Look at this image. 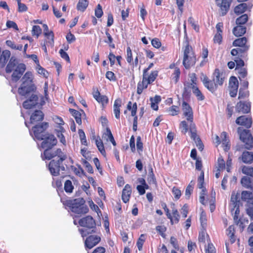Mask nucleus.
I'll use <instances>...</instances> for the list:
<instances>
[{
  "instance_id": "39",
  "label": "nucleus",
  "mask_w": 253,
  "mask_h": 253,
  "mask_svg": "<svg viewBox=\"0 0 253 253\" xmlns=\"http://www.w3.org/2000/svg\"><path fill=\"white\" fill-rule=\"evenodd\" d=\"M46 38V43L48 46L53 47L54 45V34L52 31L48 33L47 35H45Z\"/></svg>"
},
{
  "instance_id": "35",
  "label": "nucleus",
  "mask_w": 253,
  "mask_h": 253,
  "mask_svg": "<svg viewBox=\"0 0 253 253\" xmlns=\"http://www.w3.org/2000/svg\"><path fill=\"white\" fill-rule=\"evenodd\" d=\"M220 137L222 139V144L223 149L225 151H228L230 148V145H229V142L227 139V134L225 132H222L221 133Z\"/></svg>"
},
{
  "instance_id": "32",
  "label": "nucleus",
  "mask_w": 253,
  "mask_h": 253,
  "mask_svg": "<svg viewBox=\"0 0 253 253\" xmlns=\"http://www.w3.org/2000/svg\"><path fill=\"white\" fill-rule=\"evenodd\" d=\"M242 161L245 163H251L253 161V154L248 151L243 152Z\"/></svg>"
},
{
  "instance_id": "48",
  "label": "nucleus",
  "mask_w": 253,
  "mask_h": 253,
  "mask_svg": "<svg viewBox=\"0 0 253 253\" xmlns=\"http://www.w3.org/2000/svg\"><path fill=\"white\" fill-rule=\"evenodd\" d=\"M167 112L171 116H175L177 115L179 112L178 107L175 105H172L168 109Z\"/></svg>"
},
{
  "instance_id": "16",
  "label": "nucleus",
  "mask_w": 253,
  "mask_h": 253,
  "mask_svg": "<svg viewBox=\"0 0 253 253\" xmlns=\"http://www.w3.org/2000/svg\"><path fill=\"white\" fill-rule=\"evenodd\" d=\"M251 110V104L250 102H238L236 106V110L239 113H248Z\"/></svg>"
},
{
  "instance_id": "44",
  "label": "nucleus",
  "mask_w": 253,
  "mask_h": 253,
  "mask_svg": "<svg viewBox=\"0 0 253 253\" xmlns=\"http://www.w3.org/2000/svg\"><path fill=\"white\" fill-rule=\"evenodd\" d=\"M6 44L7 46H9L13 49H16L18 50H21L23 48L22 44H16L10 40H7L6 42Z\"/></svg>"
},
{
  "instance_id": "13",
  "label": "nucleus",
  "mask_w": 253,
  "mask_h": 253,
  "mask_svg": "<svg viewBox=\"0 0 253 253\" xmlns=\"http://www.w3.org/2000/svg\"><path fill=\"white\" fill-rule=\"evenodd\" d=\"M158 75L157 71H153L150 74L146 71H143L142 79L149 84H152Z\"/></svg>"
},
{
  "instance_id": "46",
  "label": "nucleus",
  "mask_w": 253,
  "mask_h": 253,
  "mask_svg": "<svg viewBox=\"0 0 253 253\" xmlns=\"http://www.w3.org/2000/svg\"><path fill=\"white\" fill-rule=\"evenodd\" d=\"M225 165L224 161L222 157H219L217 160V171H221L224 169Z\"/></svg>"
},
{
  "instance_id": "22",
  "label": "nucleus",
  "mask_w": 253,
  "mask_h": 253,
  "mask_svg": "<svg viewBox=\"0 0 253 253\" xmlns=\"http://www.w3.org/2000/svg\"><path fill=\"white\" fill-rule=\"evenodd\" d=\"M239 195L238 193L233 192L231 197V201L229 205L230 210H234L236 206L240 205V201L239 200Z\"/></svg>"
},
{
  "instance_id": "27",
  "label": "nucleus",
  "mask_w": 253,
  "mask_h": 253,
  "mask_svg": "<svg viewBox=\"0 0 253 253\" xmlns=\"http://www.w3.org/2000/svg\"><path fill=\"white\" fill-rule=\"evenodd\" d=\"M246 32V28L245 26L238 25L233 30L234 35L236 37L243 35Z\"/></svg>"
},
{
  "instance_id": "57",
  "label": "nucleus",
  "mask_w": 253,
  "mask_h": 253,
  "mask_svg": "<svg viewBox=\"0 0 253 253\" xmlns=\"http://www.w3.org/2000/svg\"><path fill=\"white\" fill-rule=\"evenodd\" d=\"M132 60L133 59L131 50L130 47H127L126 48V61L128 63L131 64Z\"/></svg>"
},
{
  "instance_id": "3",
  "label": "nucleus",
  "mask_w": 253,
  "mask_h": 253,
  "mask_svg": "<svg viewBox=\"0 0 253 253\" xmlns=\"http://www.w3.org/2000/svg\"><path fill=\"white\" fill-rule=\"evenodd\" d=\"M196 61V56L193 49L186 42L183 49V65L186 69H188L194 66Z\"/></svg>"
},
{
  "instance_id": "25",
  "label": "nucleus",
  "mask_w": 253,
  "mask_h": 253,
  "mask_svg": "<svg viewBox=\"0 0 253 253\" xmlns=\"http://www.w3.org/2000/svg\"><path fill=\"white\" fill-rule=\"evenodd\" d=\"M33 75L31 72H27L22 78V84L24 85H33L32 81Z\"/></svg>"
},
{
  "instance_id": "2",
  "label": "nucleus",
  "mask_w": 253,
  "mask_h": 253,
  "mask_svg": "<svg viewBox=\"0 0 253 253\" xmlns=\"http://www.w3.org/2000/svg\"><path fill=\"white\" fill-rule=\"evenodd\" d=\"M84 201L83 198H78L73 200H69L66 201V205L69 207L71 211L76 214H82L87 213L88 209L84 205Z\"/></svg>"
},
{
  "instance_id": "36",
  "label": "nucleus",
  "mask_w": 253,
  "mask_h": 253,
  "mask_svg": "<svg viewBox=\"0 0 253 253\" xmlns=\"http://www.w3.org/2000/svg\"><path fill=\"white\" fill-rule=\"evenodd\" d=\"M234 232L235 230L233 226H230L226 230V234L229 238L231 244H233L235 241Z\"/></svg>"
},
{
  "instance_id": "40",
  "label": "nucleus",
  "mask_w": 253,
  "mask_h": 253,
  "mask_svg": "<svg viewBox=\"0 0 253 253\" xmlns=\"http://www.w3.org/2000/svg\"><path fill=\"white\" fill-rule=\"evenodd\" d=\"M148 84L142 79V82H139L137 84V93L138 94L142 93L143 89L148 87Z\"/></svg>"
},
{
  "instance_id": "34",
  "label": "nucleus",
  "mask_w": 253,
  "mask_h": 253,
  "mask_svg": "<svg viewBox=\"0 0 253 253\" xmlns=\"http://www.w3.org/2000/svg\"><path fill=\"white\" fill-rule=\"evenodd\" d=\"M247 42V39L246 37L237 39L235 40L233 42V45L234 46H240L244 47V46H248L246 45Z\"/></svg>"
},
{
  "instance_id": "17",
  "label": "nucleus",
  "mask_w": 253,
  "mask_h": 253,
  "mask_svg": "<svg viewBox=\"0 0 253 253\" xmlns=\"http://www.w3.org/2000/svg\"><path fill=\"white\" fill-rule=\"evenodd\" d=\"M242 199L246 201L249 208L253 207V194L251 192L244 191L241 195Z\"/></svg>"
},
{
  "instance_id": "58",
  "label": "nucleus",
  "mask_w": 253,
  "mask_h": 253,
  "mask_svg": "<svg viewBox=\"0 0 253 253\" xmlns=\"http://www.w3.org/2000/svg\"><path fill=\"white\" fill-rule=\"evenodd\" d=\"M147 180L149 184H155L156 183V179L152 168L150 169V172L148 174Z\"/></svg>"
},
{
  "instance_id": "26",
  "label": "nucleus",
  "mask_w": 253,
  "mask_h": 253,
  "mask_svg": "<svg viewBox=\"0 0 253 253\" xmlns=\"http://www.w3.org/2000/svg\"><path fill=\"white\" fill-rule=\"evenodd\" d=\"M122 105V101L120 99H116L114 104V113L117 119L120 118V107Z\"/></svg>"
},
{
  "instance_id": "20",
  "label": "nucleus",
  "mask_w": 253,
  "mask_h": 253,
  "mask_svg": "<svg viewBox=\"0 0 253 253\" xmlns=\"http://www.w3.org/2000/svg\"><path fill=\"white\" fill-rule=\"evenodd\" d=\"M131 193V188L129 185L126 184L123 189L122 198L123 202L126 203L129 200Z\"/></svg>"
},
{
  "instance_id": "4",
  "label": "nucleus",
  "mask_w": 253,
  "mask_h": 253,
  "mask_svg": "<svg viewBox=\"0 0 253 253\" xmlns=\"http://www.w3.org/2000/svg\"><path fill=\"white\" fill-rule=\"evenodd\" d=\"M55 155H59V159L57 161L55 160L51 161L49 164L48 168L52 175L57 176L59 173L60 165L65 160L66 157L60 149L56 150Z\"/></svg>"
},
{
  "instance_id": "18",
  "label": "nucleus",
  "mask_w": 253,
  "mask_h": 253,
  "mask_svg": "<svg viewBox=\"0 0 253 253\" xmlns=\"http://www.w3.org/2000/svg\"><path fill=\"white\" fill-rule=\"evenodd\" d=\"M232 214H234L233 218L235 222L237 225H239L240 228V231H242L244 227L242 226L243 222L240 221V219L238 220V215L240 213L239 206H236L234 208V210H231Z\"/></svg>"
},
{
  "instance_id": "64",
  "label": "nucleus",
  "mask_w": 253,
  "mask_h": 253,
  "mask_svg": "<svg viewBox=\"0 0 253 253\" xmlns=\"http://www.w3.org/2000/svg\"><path fill=\"white\" fill-rule=\"evenodd\" d=\"M236 70L238 71V72L239 74V78L240 80H241V78H243V79L245 78V77L247 76V72L245 68H241L239 69V70Z\"/></svg>"
},
{
  "instance_id": "10",
  "label": "nucleus",
  "mask_w": 253,
  "mask_h": 253,
  "mask_svg": "<svg viewBox=\"0 0 253 253\" xmlns=\"http://www.w3.org/2000/svg\"><path fill=\"white\" fill-rule=\"evenodd\" d=\"M80 226L92 229L95 227L96 223L93 218L89 215L82 218L79 221Z\"/></svg>"
},
{
  "instance_id": "38",
  "label": "nucleus",
  "mask_w": 253,
  "mask_h": 253,
  "mask_svg": "<svg viewBox=\"0 0 253 253\" xmlns=\"http://www.w3.org/2000/svg\"><path fill=\"white\" fill-rule=\"evenodd\" d=\"M69 111L75 119L77 123L79 125H81L82 124L81 113L79 111L73 109H70Z\"/></svg>"
},
{
  "instance_id": "29",
  "label": "nucleus",
  "mask_w": 253,
  "mask_h": 253,
  "mask_svg": "<svg viewBox=\"0 0 253 253\" xmlns=\"http://www.w3.org/2000/svg\"><path fill=\"white\" fill-rule=\"evenodd\" d=\"M56 150L53 151L51 150V149L46 148V150L44 151L43 155L42 156V159L50 160L55 156H58V158L59 155H55L56 154Z\"/></svg>"
},
{
  "instance_id": "42",
  "label": "nucleus",
  "mask_w": 253,
  "mask_h": 253,
  "mask_svg": "<svg viewBox=\"0 0 253 253\" xmlns=\"http://www.w3.org/2000/svg\"><path fill=\"white\" fill-rule=\"evenodd\" d=\"M88 2L86 0H79L77 4L78 10L84 11L88 5Z\"/></svg>"
},
{
  "instance_id": "52",
  "label": "nucleus",
  "mask_w": 253,
  "mask_h": 253,
  "mask_svg": "<svg viewBox=\"0 0 253 253\" xmlns=\"http://www.w3.org/2000/svg\"><path fill=\"white\" fill-rule=\"evenodd\" d=\"M63 128L62 126L59 127V130L58 131L57 133V135L58 137L60 139V142L64 145L66 144V140L65 138L62 133L63 131Z\"/></svg>"
},
{
  "instance_id": "14",
  "label": "nucleus",
  "mask_w": 253,
  "mask_h": 253,
  "mask_svg": "<svg viewBox=\"0 0 253 253\" xmlns=\"http://www.w3.org/2000/svg\"><path fill=\"white\" fill-rule=\"evenodd\" d=\"M38 97L36 94H32L29 99L24 101L23 106L26 109H30L38 104Z\"/></svg>"
},
{
  "instance_id": "28",
  "label": "nucleus",
  "mask_w": 253,
  "mask_h": 253,
  "mask_svg": "<svg viewBox=\"0 0 253 253\" xmlns=\"http://www.w3.org/2000/svg\"><path fill=\"white\" fill-rule=\"evenodd\" d=\"M214 75V77L213 78V80L215 83L216 86L218 85H222L224 82V78L222 77V75L219 73L218 70H216L215 71Z\"/></svg>"
},
{
  "instance_id": "1",
  "label": "nucleus",
  "mask_w": 253,
  "mask_h": 253,
  "mask_svg": "<svg viewBox=\"0 0 253 253\" xmlns=\"http://www.w3.org/2000/svg\"><path fill=\"white\" fill-rule=\"evenodd\" d=\"M25 70V65L19 63V61L14 57H11L5 69L6 73H9L13 72L11 78L12 80L15 82L19 80Z\"/></svg>"
},
{
  "instance_id": "47",
  "label": "nucleus",
  "mask_w": 253,
  "mask_h": 253,
  "mask_svg": "<svg viewBox=\"0 0 253 253\" xmlns=\"http://www.w3.org/2000/svg\"><path fill=\"white\" fill-rule=\"evenodd\" d=\"M248 20V16L247 14H245L238 18L236 20L237 25H243L246 23Z\"/></svg>"
},
{
  "instance_id": "24",
  "label": "nucleus",
  "mask_w": 253,
  "mask_h": 253,
  "mask_svg": "<svg viewBox=\"0 0 253 253\" xmlns=\"http://www.w3.org/2000/svg\"><path fill=\"white\" fill-rule=\"evenodd\" d=\"M232 0H222V2L218 5L220 7L222 15H224L227 12Z\"/></svg>"
},
{
  "instance_id": "8",
  "label": "nucleus",
  "mask_w": 253,
  "mask_h": 253,
  "mask_svg": "<svg viewBox=\"0 0 253 253\" xmlns=\"http://www.w3.org/2000/svg\"><path fill=\"white\" fill-rule=\"evenodd\" d=\"M181 107L183 115L187 121L190 124L193 123V113L191 107L185 101L183 102Z\"/></svg>"
},
{
  "instance_id": "63",
  "label": "nucleus",
  "mask_w": 253,
  "mask_h": 253,
  "mask_svg": "<svg viewBox=\"0 0 253 253\" xmlns=\"http://www.w3.org/2000/svg\"><path fill=\"white\" fill-rule=\"evenodd\" d=\"M95 15L97 18H100L103 15V11L100 4L97 5V8L95 10Z\"/></svg>"
},
{
  "instance_id": "51",
  "label": "nucleus",
  "mask_w": 253,
  "mask_h": 253,
  "mask_svg": "<svg viewBox=\"0 0 253 253\" xmlns=\"http://www.w3.org/2000/svg\"><path fill=\"white\" fill-rule=\"evenodd\" d=\"M242 172L245 174L253 176V168L249 166H244L242 168Z\"/></svg>"
},
{
  "instance_id": "6",
  "label": "nucleus",
  "mask_w": 253,
  "mask_h": 253,
  "mask_svg": "<svg viewBox=\"0 0 253 253\" xmlns=\"http://www.w3.org/2000/svg\"><path fill=\"white\" fill-rule=\"evenodd\" d=\"M47 127L46 123H42L39 125H36L33 127V133L30 131V134L32 136H34L37 139H43L45 135L43 134L44 131Z\"/></svg>"
},
{
  "instance_id": "43",
  "label": "nucleus",
  "mask_w": 253,
  "mask_h": 253,
  "mask_svg": "<svg viewBox=\"0 0 253 253\" xmlns=\"http://www.w3.org/2000/svg\"><path fill=\"white\" fill-rule=\"evenodd\" d=\"M95 143L96 146L99 150V151L100 152V153L103 155H105V151L103 143L102 141V140L99 139H96L95 140Z\"/></svg>"
},
{
  "instance_id": "61",
  "label": "nucleus",
  "mask_w": 253,
  "mask_h": 253,
  "mask_svg": "<svg viewBox=\"0 0 253 253\" xmlns=\"http://www.w3.org/2000/svg\"><path fill=\"white\" fill-rule=\"evenodd\" d=\"M192 181L190 182L189 185L187 187L185 191V196L187 198H189L190 197V195H191V193L193 191V184H192Z\"/></svg>"
},
{
  "instance_id": "49",
  "label": "nucleus",
  "mask_w": 253,
  "mask_h": 253,
  "mask_svg": "<svg viewBox=\"0 0 253 253\" xmlns=\"http://www.w3.org/2000/svg\"><path fill=\"white\" fill-rule=\"evenodd\" d=\"M180 74V70L178 68L175 67L174 68V72L172 75V79L173 80V81L175 82V83H176L179 78Z\"/></svg>"
},
{
  "instance_id": "23",
  "label": "nucleus",
  "mask_w": 253,
  "mask_h": 253,
  "mask_svg": "<svg viewBox=\"0 0 253 253\" xmlns=\"http://www.w3.org/2000/svg\"><path fill=\"white\" fill-rule=\"evenodd\" d=\"M34 89V86L33 85L21 84L18 89V93L21 95H25Z\"/></svg>"
},
{
  "instance_id": "12",
  "label": "nucleus",
  "mask_w": 253,
  "mask_h": 253,
  "mask_svg": "<svg viewBox=\"0 0 253 253\" xmlns=\"http://www.w3.org/2000/svg\"><path fill=\"white\" fill-rule=\"evenodd\" d=\"M100 237L98 236H89L85 241V246L89 249H92L100 241Z\"/></svg>"
},
{
  "instance_id": "21",
  "label": "nucleus",
  "mask_w": 253,
  "mask_h": 253,
  "mask_svg": "<svg viewBox=\"0 0 253 253\" xmlns=\"http://www.w3.org/2000/svg\"><path fill=\"white\" fill-rule=\"evenodd\" d=\"M203 83L205 86L211 92H213L216 89V85L213 80L209 81L207 77H204L203 79Z\"/></svg>"
},
{
  "instance_id": "53",
  "label": "nucleus",
  "mask_w": 253,
  "mask_h": 253,
  "mask_svg": "<svg viewBox=\"0 0 253 253\" xmlns=\"http://www.w3.org/2000/svg\"><path fill=\"white\" fill-rule=\"evenodd\" d=\"M209 237L208 235L206 233V231L203 230L199 233V241L201 243H205L206 240Z\"/></svg>"
},
{
  "instance_id": "37",
  "label": "nucleus",
  "mask_w": 253,
  "mask_h": 253,
  "mask_svg": "<svg viewBox=\"0 0 253 253\" xmlns=\"http://www.w3.org/2000/svg\"><path fill=\"white\" fill-rule=\"evenodd\" d=\"M192 89L193 93L195 94V95L197 97V99L199 100H203L204 99V96L202 93L201 91L199 90V89L197 87L196 85H195L193 84H192Z\"/></svg>"
},
{
  "instance_id": "9",
  "label": "nucleus",
  "mask_w": 253,
  "mask_h": 253,
  "mask_svg": "<svg viewBox=\"0 0 253 253\" xmlns=\"http://www.w3.org/2000/svg\"><path fill=\"white\" fill-rule=\"evenodd\" d=\"M189 130L191 133V137L196 143L197 146L200 150H203V145L196 133V126L194 123L189 124Z\"/></svg>"
},
{
  "instance_id": "19",
  "label": "nucleus",
  "mask_w": 253,
  "mask_h": 253,
  "mask_svg": "<svg viewBox=\"0 0 253 253\" xmlns=\"http://www.w3.org/2000/svg\"><path fill=\"white\" fill-rule=\"evenodd\" d=\"M43 118V113L40 110L35 111L31 115L30 118V123L34 124L39 121L42 120Z\"/></svg>"
},
{
  "instance_id": "62",
  "label": "nucleus",
  "mask_w": 253,
  "mask_h": 253,
  "mask_svg": "<svg viewBox=\"0 0 253 253\" xmlns=\"http://www.w3.org/2000/svg\"><path fill=\"white\" fill-rule=\"evenodd\" d=\"M206 195V191L205 188H203L200 193L199 198L200 202L203 205H206L207 202H205V196Z\"/></svg>"
},
{
  "instance_id": "59",
  "label": "nucleus",
  "mask_w": 253,
  "mask_h": 253,
  "mask_svg": "<svg viewBox=\"0 0 253 253\" xmlns=\"http://www.w3.org/2000/svg\"><path fill=\"white\" fill-rule=\"evenodd\" d=\"M136 148L139 153L143 150V143L140 136H138L136 138Z\"/></svg>"
},
{
  "instance_id": "7",
  "label": "nucleus",
  "mask_w": 253,
  "mask_h": 253,
  "mask_svg": "<svg viewBox=\"0 0 253 253\" xmlns=\"http://www.w3.org/2000/svg\"><path fill=\"white\" fill-rule=\"evenodd\" d=\"M43 141L42 143V148L51 149L57 143V140L55 136L52 134H46L44 136Z\"/></svg>"
},
{
  "instance_id": "41",
  "label": "nucleus",
  "mask_w": 253,
  "mask_h": 253,
  "mask_svg": "<svg viewBox=\"0 0 253 253\" xmlns=\"http://www.w3.org/2000/svg\"><path fill=\"white\" fill-rule=\"evenodd\" d=\"M189 124L190 123L186 121H182L180 122L179 128L183 133L186 134L187 132L188 129H189Z\"/></svg>"
},
{
  "instance_id": "45",
  "label": "nucleus",
  "mask_w": 253,
  "mask_h": 253,
  "mask_svg": "<svg viewBox=\"0 0 253 253\" xmlns=\"http://www.w3.org/2000/svg\"><path fill=\"white\" fill-rule=\"evenodd\" d=\"M74 189L71 181L66 180L64 183V190L67 193H72Z\"/></svg>"
},
{
  "instance_id": "31",
  "label": "nucleus",
  "mask_w": 253,
  "mask_h": 253,
  "mask_svg": "<svg viewBox=\"0 0 253 253\" xmlns=\"http://www.w3.org/2000/svg\"><path fill=\"white\" fill-rule=\"evenodd\" d=\"M172 214H171V218H169L172 224L177 223L178 222L180 218V215L178 213L177 210L174 208L172 209Z\"/></svg>"
},
{
  "instance_id": "55",
  "label": "nucleus",
  "mask_w": 253,
  "mask_h": 253,
  "mask_svg": "<svg viewBox=\"0 0 253 253\" xmlns=\"http://www.w3.org/2000/svg\"><path fill=\"white\" fill-rule=\"evenodd\" d=\"M32 33L33 36H36L38 38L42 33V29L39 26H34L32 28Z\"/></svg>"
},
{
  "instance_id": "11",
  "label": "nucleus",
  "mask_w": 253,
  "mask_h": 253,
  "mask_svg": "<svg viewBox=\"0 0 253 253\" xmlns=\"http://www.w3.org/2000/svg\"><path fill=\"white\" fill-rule=\"evenodd\" d=\"M238 88V81L235 77H231L229 80V94L231 97L237 95Z\"/></svg>"
},
{
  "instance_id": "50",
  "label": "nucleus",
  "mask_w": 253,
  "mask_h": 253,
  "mask_svg": "<svg viewBox=\"0 0 253 253\" xmlns=\"http://www.w3.org/2000/svg\"><path fill=\"white\" fill-rule=\"evenodd\" d=\"M36 70L38 74L42 75L44 77H47L48 72L44 68L41 66L40 64H37L36 66Z\"/></svg>"
},
{
  "instance_id": "54",
  "label": "nucleus",
  "mask_w": 253,
  "mask_h": 253,
  "mask_svg": "<svg viewBox=\"0 0 253 253\" xmlns=\"http://www.w3.org/2000/svg\"><path fill=\"white\" fill-rule=\"evenodd\" d=\"M200 220L202 226L204 228L207 224V215L206 212L203 211L201 212Z\"/></svg>"
},
{
  "instance_id": "15",
  "label": "nucleus",
  "mask_w": 253,
  "mask_h": 253,
  "mask_svg": "<svg viewBox=\"0 0 253 253\" xmlns=\"http://www.w3.org/2000/svg\"><path fill=\"white\" fill-rule=\"evenodd\" d=\"M236 123L238 125L244 126L247 128H250L252 125V120L251 118L242 116L237 118Z\"/></svg>"
},
{
  "instance_id": "5",
  "label": "nucleus",
  "mask_w": 253,
  "mask_h": 253,
  "mask_svg": "<svg viewBox=\"0 0 253 253\" xmlns=\"http://www.w3.org/2000/svg\"><path fill=\"white\" fill-rule=\"evenodd\" d=\"M238 132L240 139L245 144L246 148L251 149L253 147V138L250 131L239 127L238 128Z\"/></svg>"
},
{
  "instance_id": "60",
  "label": "nucleus",
  "mask_w": 253,
  "mask_h": 253,
  "mask_svg": "<svg viewBox=\"0 0 253 253\" xmlns=\"http://www.w3.org/2000/svg\"><path fill=\"white\" fill-rule=\"evenodd\" d=\"M204 182V172H202L200 176L198 178V187L200 189H203V184Z\"/></svg>"
},
{
  "instance_id": "33",
  "label": "nucleus",
  "mask_w": 253,
  "mask_h": 253,
  "mask_svg": "<svg viewBox=\"0 0 253 253\" xmlns=\"http://www.w3.org/2000/svg\"><path fill=\"white\" fill-rule=\"evenodd\" d=\"M247 9V4L246 3H242L235 7L234 12L236 14L239 15L244 13Z\"/></svg>"
},
{
  "instance_id": "56",
  "label": "nucleus",
  "mask_w": 253,
  "mask_h": 253,
  "mask_svg": "<svg viewBox=\"0 0 253 253\" xmlns=\"http://www.w3.org/2000/svg\"><path fill=\"white\" fill-rule=\"evenodd\" d=\"M145 240V235L143 234H141L137 242V246L139 251H141L142 249L143 245Z\"/></svg>"
},
{
  "instance_id": "30",
  "label": "nucleus",
  "mask_w": 253,
  "mask_h": 253,
  "mask_svg": "<svg viewBox=\"0 0 253 253\" xmlns=\"http://www.w3.org/2000/svg\"><path fill=\"white\" fill-rule=\"evenodd\" d=\"M241 182L243 186L253 190V180H251L250 177L247 176L243 177L241 179Z\"/></svg>"
}]
</instances>
